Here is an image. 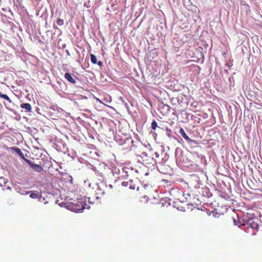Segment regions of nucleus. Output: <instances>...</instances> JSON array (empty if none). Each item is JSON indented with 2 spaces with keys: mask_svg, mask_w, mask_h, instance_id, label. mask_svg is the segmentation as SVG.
<instances>
[{
  "mask_svg": "<svg viewBox=\"0 0 262 262\" xmlns=\"http://www.w3.org/2000/svg\"><path fill=\"white\" fill-rule=\"evenodd\" d=\"M12 150H15L19 156H20L22 157H24V155L21 150L17 147H13L10 148Z\"/></svg>",
  "mask_w": 262,
  "mask_h": 262,
  "instance_id": "nucleus-7",
  "label": "nucleus"
},
{
  "mask_svg": "<svg viewBox=\"0 0 262 262\" xmlns=\"http://www.w3.org/2000/svg\"><path fill=\"white\" fill-rule=\"evenodd\" d=\"M155 155H156V157H157V158H158V157H159V154H158V153H157V152H155Z\"/></svg>",
  "mask_w": 262,
  "mask_h": 262,
  "instance_id": "nucleus-17",
  "label": "nucleus"
},
{
  "mask_svg": "<svg viewBox=\"0 0 262 262\" xmlns=\"http://www.w3.org/2000/svg\"><path fill=\"white\" fill-rule=\"evenodd\" d=\"M179 133L188 142H191L192 141V140H191L189 138V137L186 135L183 128H180Z\"/></svg>",
  "mask_w": 262,
  "mask_h": 262,
  "instance_id": "nucleus-5",
  "label": "nucleus"
},
{
  "mask_svg": "<svg viewBox=\"0 0 262 262\" xmlns=\"http://www.w3.org/2000/svg\"><path fill=\"white\" fill-rule=\"evenodd\" d=\"M30 197L32 199H35L38 198V194L36 193L32 192L30 194Z\"/></svg>",
  "mask_w": 262,
  "mask_h": 262,
  "instance_id": "nucleus-13",
  "label": "nucleus"
},
{
  "mask_svg": "<svg viewBox=\"0 0 262 262\" xmlns=\"http://www.w3.org/2000/svg\"><path fill=\"white\" fill-rule=\"evenodd\" d=\"M26 161L29 163L31 168L35 171L38 172H40L43 171V168L39 165L36 164H33L31 163V161L29 160H26Z\"/></svg>",
  "mask_w": 262,
  "mask_h": 262,
  "instance_id": "nucleus-3",
  "label": "nucleus"
},
{
  "mask_svg": "<svg viewBox=\"0 0 262 262\" xmlns=\"http://www.w3.org/2000/svg\"><path fill=\"white\" fill-rule=\"evenodd\" d=\"M232 219H233L234 225H236V226H238V224L236 223V220H235V217H232Z\"/></svg>",
  "mask_w": 262,
  "mask_h": 262,
  "instance_id": "nucleus-15",
  "label": "nucleus"
},
{
  "mask_svg": "<svg viewBox=\"0 0 262 262\" xmlns=\"http://www.w3.org/2000/svg\"><path fill=\"white\" fill-rule=\"evenodd\" d=\"M90 56L91 62L94 64L97 63V59L96 56L94 54H91Z\"/></svg>",
  "mask_w": 262,
  "mask_h": 262,
  "instance_id": "nucleus-9",
  "label": "nucleus"
},
{
  "mask_svg": "<svg viewBox=\"0 0 262 262\" xmlns=\"http://www.w3.org/2000/svg\"><path fill=\"white\" fill-rule=\"evenodd\" d=\"M133 181L132 180H130L128 181H124L122 183V185L124 187H129L130 183H133Z\"/></svg>",
  "mask_w": 262,
  "mask_h": 262,
  "instance_id": "nucleus-8",
  "label": "nucleus"
},
{
  "mask_svg": "<svg viewBox=\"0 0 262 262\" xmlns=\"http://www.w3.org/2000/svg\"><path fill=\"white\" fill-rule=\"evenodd\" d=\"M54 27V28L55 29H58V28H57V27H56L55 25L54 26V27Z\"/></svg>",
  "mask_w": 262,
  "mask_h": 262,
  "instance_id": "nucleus-18",
  "label": "nucleus"
},
{
  "mask_svg": "<svg viewBox=\"0 0 262 262\" xmlns=\"http://www.w3.org/2000/svg\"><path fill=\"white\" fill-rule=\"evenodd\" d=\"M98 65L101 66L102 64V62L101 61H99L98 63Z\"/></svg>",
  "mask_w": 262,
  "mask_h": 262,
  "instance_id": "nucleus-16",
  "label": "nucleus"
},
{
  "mask_svg": "<svg viewBox=\"0 0 262 262\" xmlns=\"http://www.w3.org/2000/svg\"><path fill=\"white\" fill-rule=\"evenodd\" d=\"M57 24L58 26H62L63 25V20L61 18H58L56 21Z\"/></svg>",
  "mask_w": 262,
  "mask_h": 262,
  "instance_id": "nucleus-11",
  "label": "nucleus"
},
{
  "mask_svg": "<svg viewBox=\"0 0 262 262\" xmlns=\"http://www.w3.org/2000/svg\"><path fill=\"white\" fill-rule=\"evenodd\" d=\"M97 100L99 101V102H101V101L100 100H99L98 99H97Z\"/></svg>",
  "mask_w": 262,
  "mask_h": 262,
  "instance_id": "nucleus-19",
  "label": "nucleus"
},
{
  "mask_svg": "<svg viewBox=\"0 0 262 262\" xmlns=\"http://www.w3.org/2000/svg\"><path fill=\"white\" fill-rule=\"evenodd\" d=\"M138 157V159L141 163L144 164H148L151 163L153 158L150 156V153L146 152H142Z\"/></svg>",
  "mask_w": 262,
  "mask_h": 262,
  "instance_id": "nucleus-1",
  "label": "nucleus"
},
{
  "mask_svg": "<svg viewBox=\"0 0 262 262\" xmlns=\"http://www.w3.org/2000/svg\"><path fill=\"white\" fill-rule=\"evenodd\" d=\"M86 205L85 200H80L74 204V209L76 211L83 210Z\"/></svg>",
  "mask_w": 262,
  "mask_h": 262,
  "instance_id": "nucleus-2",
  "label": "nucleus"
},
{
  "mask_svg": "<svg viewBox=\"0 0 262 262\" xmlns=\"http://www.w3.org/2000/svg\"><path fill=\"white\" fill-rule=\"evenodd\" d=\"M1 97L7 100V101H9V102L11 101L10 98L7 95L2 94Z\"/></svg>",
  "mask_w": 262,
  "mask_h": 262,
  "instance_id": "nucleus-12",
  "label": "nucleus"
},
{
  "mask_svg": "<svg viewBox=\"0 0 262 262\" xmlns=\"http://www.w3.org/2000/svg\"><path fill=\"white\" fill-rule=\"evenodd\" d=\"M1 185L0 184V186H1Z\"/></svg>",
  "mask_w": 262,
  "mask_h": 262,
  "instance_id": "nucleus-20",
  "label": "nucleus"
},
{
  "mask_svg": "<svg viewBox=\"0 0 262 262\" xmlns=\"http://www.w3.org/2000/svg\"><path fill=\"white\" fill-rule=\"evenodd\" d=\"M21 108L25 109L27 112H30L32 110V107L30 104L28 103H23L20 105Z\"/></svg>",
  "mask_w": 262,
  "mask_h": 262,
  "instance_id": "nucleus-6",
  "label": "nucleus"
},
{
  "mask_svg": "<svg viewBox=\"0 0 262 262\" xmlns=\"http://www.w3.org/2000/svg\"><path fill=\"white\" fill-rule=\"evenodd\" d=\"M136 186V185L135 184H134L133 183H130V184H129V188L132 189V190H134L135 189Z\"/></svg>",
  "mask_w": 262,
  "mask_h": 262,
  "instance_id": "nucleus-14",
  "label": "nucleus"
},
{
  "mask_svg": "<svg viewBox=\"0 0 262 262\" xmlns=\"http://www.w3.org/2000/svg\"><path fill=\"white\" fill-rule=\"evenodd\" d=\"M157 127V123L155 120H154L151 122V128L152 129L155 130Z\"/></svg>",
  "mask_w": 262,
  "mask_h": 262,
  "instance_id": "nucleus-10",
  "label": "nucleus"
},
{
  "mask_svg": "<svg viewBox=\"0 0 262 262\" xmlns=\"http://www.w3.org/2000/svg\"><path fill=\"white\" fill-rule=\"evenodd\" d=\"M64 77L68 81H69L71 83L75 84L76 82L75 79H74L72 75L69 73H65Z\"/></svg>",
  "mask_w": 262,
  "mask_h": 262,
  "instance_id": "nucleus-4",
  "label": "nucleus"
}]
</instances>
